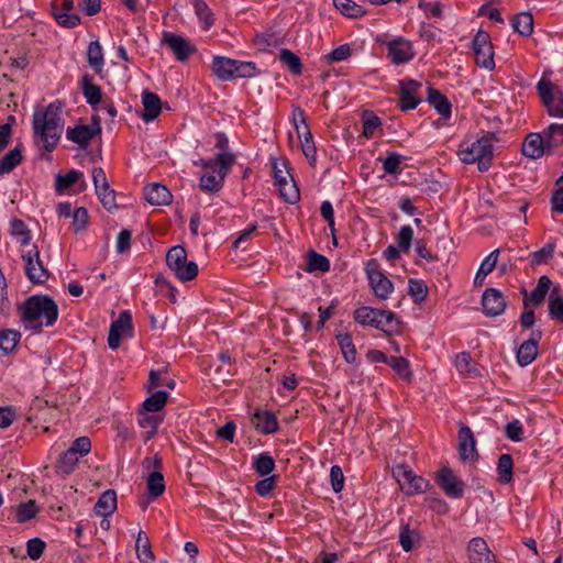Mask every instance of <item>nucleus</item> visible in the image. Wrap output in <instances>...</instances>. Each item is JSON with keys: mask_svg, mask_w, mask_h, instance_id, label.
<instances>
[{"mask_svg": "<svg viewBox=\"0 0 563 563\" xmlns=\"http://www.w3.org/2000/svg\"><path fill=\"white\" fill-rule=\"evenodd\" d=\"M20 320L26 330L41 333L44 327H52L58 318V306L47 295H33L18 307Z\"/></svg>", "mask_w": 563, "mask_h": 563, "instance_id": "obj_1", "label": "nucleus"}, {"mask_svg": "<svg viewBox=\"0 0 563 563\" xmlns=\"http://www.w3.org/2000/svg\"><path fill=\"white\" fill-rule=\"evenodd\" d=\"M63 102L56 100L51 102L44 110H36L33 114L32 126L34 137L43 143L47 152H52L58 144L62 136Z\"/></svg>", "mask_w": 563, "mask_h": 563, "instance_id": "obj_2", "label": "nucleus"}, {"mask_svg": "<svg viewBox=\"0 0 563 563\" xmlns=\"http://www.w3.org/2000/svg\"><path fill=\"white\" fill-rule=\"evenodd\" d=\"M496 141L498 136L495 132H486L475 142L463 141L457 155L464 164L477 163L479 172H487L493 163V143Z\"/></svg>", "mask_w": 563, "mask_h": 563, "instance_id": "obj_3", "label": "nucleus"}, {"mask_svg": "<svg viewBox=\"0 0 563 563\" xmlns=\"http://www.w3.org/2000/svg\"><path fill=\"white\" fill-rule=\"evenodd\" d=\"M166 264L181 282H190L198 275V265L187 261V251L181 245H175L168 250Z\"/></svg>", "mask_w": 563, "mask_h": 563, "instance_id": "obj_4", "label": "nucleus"}, {"mask_svg": "<svg viewBox=\"0 0 563 563\" xmlns=\"http://www.w3.org/2000/svg\"><path fill=\"white\" fill-rule=\"evenodd\" d=\"M391 474L406 495L421 494L427 492L430 487L428 479L415 474L412 468L405 463L395 465L391 470Z\"/></svg>", "mask_w": 563, "mask_h": 563, "instance_id": "obj_5", "label": "nucleus"}, {"mask_svg": "<svg viewBox=\"0 0 563 563\" xmlns=\"http://www.w3.org/2000/svg\"><path fill=\"white\" fill-rule=\"evenodd\" d=\"M472 48L477 66L493 70L495 68L494 47L486 31L478 30L472 42Z\"/></svg>", "mask_w": 563, "mask_h": 563, "instance_id": "obj_6", "label": "nucleus"}, {"mask_svg": "<svg viewBox=\"0 0 563 563\" xmlns=\"http://www.w3.org/2000/svg\"><path fill=\"white\" fill-rule=\"evenodd\" d=\"M25 263V275L32 284H44L49 278V272L41 260L40 250L36 244L22 253Z\"/></svg>", "mask_w": 563, "mask_h": 563, "instance_id": "obj_7", "label": "nucleus"}, {"mask_svg": "<svg viewBox=\"0 0 563 563\" xmlns=\"http://www.w3.org/2000/svg\"><path fill=\"white\" fill-rule=\"evenodd\" d=\"M365 272L374 295L380 300L387 299L394 290V284L382 273L379 263L376 260H369Z\"/></svg>", "mask_w": 563, "mask_h": 563, "instance_id": "obj_8", "label": "nucleus"}, {"mask_svg": "<svg viewBox=\"0 0 563 563\" xmlns=\"http://www.w3.org/2000/svg\"><path fill=\"white\" fill-rule=\"evenodd\" d=\"M435 482L448 497L453 499L463 497L465 484L449 466H442L439 470Z\"/></svg>", "mask_w": 563, "mask_h": 563, "instance_id": "obj_9", "label": "nucleus"}, {"mask_svg": "<svg viewBox=\"0 0 563 563\" xmlns=\"http://www.w3.org/2000/svg\"><path fill=\"white\" fill-rule=\"evenodd\" d=\"M421 82L415 79H404L398 82V106L401 111H409L416 109L421 102L419 90Z\"/></svg>", "mask_w": 563, "mask_h": 563, "instance_id": "obj_10", "label": "nucleus"}, {"mask_svg": "<svg viewBox=\"0 0 563 563\" xmlns=\"http://www.w3.org/2000/svg\"><path fill=\"white\" fill-rule=\"evenodd\" d=\"M133 333V322H132V316L130 311L125 310L122 311L118 319L112 321L110 329H109V335H108V344L109 347L112 350H117L120 344L121 340L124 336H131Z\"/></svg>", "mask_w": 563, "mask_h": 563, "instance_id": "obj_11", "label": "nucleus"}, {"mask_svg": "<svg viewBox=\"0 0 563 563\" xmlns=\"http://www.w3.org/2000/svg\"><path fill=\"white\" fill-rule=\"evenodd\" d=\"M386 46L387 56L395 65L406 64L415 57L411 42L402 37L387 42Z\"/></svg>", "mask_w": 563, "mask_h": 563, "instance_id": "obj_12", "label": "nucleus"}, {"mask_svg": "<svg viewBox=\"0 0 563 563\" xmlns=\"http://www.w3.org/2000/svg\"><path fill=\"white\" fill-rule=\"evenodd\" d=\"M147 467H153L154 471L148 475L146 481L147 492L152 499H156L165 492L164 476L162 470V459L155 455L153 459H146Z\"/></svg>", "mask_w": 563, "mask_h": 563, "instance_id": "obj_13", "label": "nucleus"}, {"mask_svg": "<svg viewBox=\"0 0 563 563\" xmlns=\"http://www.w3.org/2000/svg\"><path fill=\"white\" fill-rule=\"evenodd\" d=\"M466 552L470 563H497L495 554L489 550L483 538L476 537L468 541Z\"/></svg>", "mask_w": 563, "mask_h": 563, "instance_id": "obj_14", "label": "nucleus"}, {"mask_svg": "<svg viewBox=\"0 0 563 563\" xmlns=\"http://www.w3.org/2000/svg\"><path fill=\"white\" fill-rule=\"evenodd\" d=\"M483 311L487 317H497L505 312L507 302L496 288H487L482 296Z\"/></svg>", "mask_w": 563, "mask_h": 563, "instance_id": "obj_15", "label": "nucleus"}, {"mask_svg": "<svg viewBox=\"0 0 563 563\" xmlns=\"http://www.w3.org/2000/svg\"><path fill=\"white\" fill-rule=\"evenodd\" d=\"M216 139V147L220 150V152L216 155V163L218 167H221V176L225 177L235 163V155L230 152L229 140L223 132H217L214 134Z\"/></svg>", "mask_w": 563, "mask_h": 563, "instance_id": "obj_16", "label": "nucleus"}, {"mask_svg": "<svg viewBox=\"0 0 563 563\" xmlns=\"http://www.w3.org/2000/svg\"><path fill=\"white\" fill-rule=\"evenodd\" d=\"M542 339L541 330H533L527 341L522 342L517 351V361L520 366L531 364L538 355V344Z\"/></svg>", "mask_w": 563, "mask_h": 563, "instance_id": "obj_17", "label": "nucleus"}, {"mask_svg": "<svg viewBox=\"0 0 563 563\" xmlns=\"http://www.w3.org/2000/svg\"><path fill=\"white\" fill-rule=\"evenodd\" d=\"M163 43L172 49L179 62L187 60L189 56L196 52L195 46L185 37L170 32L164 33Z\"/></svg>", "mask_w": 563, "mask_h": 563, "instance_id": "obj_18", "label": "nucleus"}, {"mask_svg": "<svg viewBox=\"0 0 563 563\" xmlns=\"http://www.w3.org/2000/svg\"><path fill=\"white\" fill-rule=\"evenodd\" d=\"M459 455L462 461H473L477 457L476 441L472 429L463 424L459 430Z\"/></svg>", "mask_w": 563, "mask_h": 563, "instance_id": "obj_19", "label": "nucleus"}, {"mask_svg": "<svg viewBox=\"0 0 563 563\" xmlns=\"http://www.w3.org/2000/svg\"><path fill=\"white\" fill-rule=\"evenodd\" d=\"M521 153L531 159L550 154L542 133H529L521 145Z\"/></svg>", "mask_w": 563, "mask_h": 563, "instance_id": "obj_20", "label": "nucleus"}, {"mask_svg": "<svg viewBox=\"0 0 563 563\" xmlns=\"http://www.w3.org/2000/svg\"><path fill=\"white\" fill-rule=\"evenodd\" d=\"M251 423L262 434H273L278 431V421L272 411L256 410L251 417Z\"/></svg>", "mask_w": 563, "mask_h": 563, "instance_id": "obj_21", "label": "nucleus"}, {"mask_svg": "<svg viewBox=\"0 0 563 563\" xmlns=\"http://www.w3.org/2000/svg\"><path fill=\"white\" fill-rule=\"evenodd\" d=\"M98 135V129L92 131L88 124H77L69 126L66 131V137L78 144L80 148L86 150L91 140Z\"/></svg>", "mask_w": 563, "mask_h": 563, "instance_id": "obj_22", "label": "nucleus"}, {"mask_svg": "<svg viewBox=\"0 0 563 563\" xmlns=\"http://www.w3.org/2000/svg\"><path fill=\"white\" fill-rule=\"evenodd\" d=\"M144 197L152 206H166L173 200L169 189L158 183L146 186L144 188Z\"/></svg>", "mask_w": 563, "mask_h": 563, "instance_id": "obj_23", "label": "nucleus"}, {"mask_svg": "<svg viewBox=\"0 0 563 563\" xmlns=\"http://www.w3.org/2000/svg\"><path fill=\"white\" fill-rule=\"evenodd\" d=\"M551 285V279L548 276L543 275L538 279V284L536 288L531 291L529 297L527 296V290L523 289V307L528 308L530 305L538 307L542 305L547 294L549 292Z\"/></svg>", "mask_w": 563, "mask_h": 563, "instance_id": "obj_24", "label": "nucleus"}, {"mask_svg": "<svg viewBox=\"0 0 563 563\" xmlns=\"http://www.w3.org/2000/svg\"><path fill=\"white\" fill-rule=\"evenodd\" d=\"M142 104L143 112L141 114V118L145 122H151L155 120L162 112L161 98L152 91L144 90L142 92Z\"/></svg>", "mask_w": 563, "mask_h": 563, "instance_id": "obj_25", "label": "nucleus"}, {"mask_svg": "<svg viewBox=\"0 0 563 563\" xmlns=\"http://www.w3.org/2000/svg\"><path fill=\"white\" fill-rule=\"evenodd\" d=\"M402 323L397 316L390 310H380L376 320V329L383 331L387 335L398 334L401 332Z\"/></svg>", "mask_w": 563, "mask_h": 563, "instance_id": "obj_26", "label": "nucleus"}, {"mask_svg": "<svg viewBox=\"0 0 563 563\" xmlns=\"http://www.w3.org/2000/svg\"><path fill=\"white\" fill-rule=\"evenodd\" d=\"M427 101L444 119H449L451 117L452 104L440 90L433 88L432 86H429Z\"/></svg>", "mask_w": 563, "mask_h": 563, "instance_id": "obj_27", "label": "nucleus"}, {"mask_svg": "<svg viewBox=\"0 0 563 563\" xmlns=\"http://www.w3.org/2000/svg\"><path fill=\"white\" fill-rule=\"evenodd\" d=\"M235 59L214 56L211 64L213 75L222 81H229L233 79Z\"/></svg>", "mask_w": 563, "mask_h": 563, "instance_id": "obj_28", "label": "nucleus"}, {"mask_svg": "<svg viewBox=\"0 0 563 563\" xmlns=\"http://www.w3.org/2000/svg\"><path fill=\"white\" fill-rule=\"evenodd\" d=\"M168 398L169 394L166 390L158 389L142 402L139 410L161 415L168 401Z\"/></svg>", "mask_w": 563, "mask_h": 563, "instance_id": "obj_29", "label": "nucleus"}, {"mask_svg": "<svg viewBox=\"0 0 563 563\" xmlns=\"http://www.w3.org/2000/svg\"><path fill=\"white\" fill-rule=\"evenodd\" d=\"M115 509L117 493L113 489L103 492L93 507L95 514L100 517H110Z\"/></svg>", "mask_w": 563, "mask_h": 563, "instance_id": "obj_30", "label": "nucleus"}, {"mask_svg": "<svg viewBox=\"0 0 563 563\" xmlns=\"http://www.w3.org/2000/svg\"><path fill=\"white\" fill-rule=\"evenodd\" d=\"M79 457L67 449L59 455L55 465V473L63 477L70 475L78 466Z\"/></svg>", "mask_w": 563, "mask_h": 563, "instance_id": "obj_31", "label": "nucleus"}, {"mask_svg": "<svg viewBox=\"0 0 563 563\" xmlns=\"http://www.w3.org/2000/svg\"><path fill=\"white\" fill-rule=\"evenodd\" d=\"M81 90L86 101L91 107H96L102 101V92L98 85L93 82L90 75L86 74L81 78Z\"/></svg>", "mask_w": 563, "mask_h": 563, "instance_id": "obj_32", "label": "nucleus"}, {"mask_svg": "<svg viewBox=\"0 0 563 563\" xmlns=\"http://www.w3.org/2000/svg\"><path fill=\"white\" fill-rule=\"evenodd\" d=\"M549 153L563 145V123H552L542 132Z\"/></svg>", "mask_w": 563, "mask_h": 563, "instance_id": "obj_33", "label": "nucleus"}, {"mask_svg": "<svg viewBox=\"0 0 563 563\" xmlns=\"http://www.w3.org/2000/svg\"><path fill=\"white\" fill-rule=\"evenodd\" d=\"M164 421V415L153 413L137 410V422L141 428H150L146 440L151 439L157 433L158 427Z\"/></svg>", "mask_w": 563, "mask_h": 563, "instance_id": "obj_34", "label": "nucleus"}, {"mask_svg": "<svg viewBox=\"0 0 563 563\" xmlns=\"http://www.w3.org/2000/svg\"><path fill=\"white\" fill-rule=\"evenodd\" d=\"M87 62L97 74L102 71L104 66V58L102 46L99 41H92L89 43L87 48Z\"/></svg>", "mask_w": 563, "mask_h": 563, "instance_id": "obj_35", "label": "nucleus"}, {"mask_svg": "<svg viewBox=\"0 0 563 563\" xmlns=\"http://www.w3.org/2000/svg\"><path fill=\"white\" fill-rule=\"evenodd\" d=\"M514 460L508 453H504L499 456L497 463V481L498 483L506 485L512 481Z\"/></svg>", "mask_w": 563, "mask_h": 563, "instance_id": "obj_36", "label": "nucleus"}, {"mask_svg": "<svg viewBox=\"0 0 563 563\" xmlns=\"http://www.w3.org/2000/svg\"><path fill=\"white\" fill-rule=\"evenodd\" d=\"M380 310L382 309H375L367 306H363L357 308L353 312V318L360 324L376 328V320L378 319Z\"/></svg>", "mask_w": 563, "mask_h": 563, "instance_id": "obj_37", "label": "nucleus"}, {"mask_svg": "<svg viewBox=\"0 0 563 563\" xmlns=\"http://www.w3.org/2000/svg\"><path fill=\"white\" fill-rule=\"evenodd\" d=\"M136 555L141 563H153L154 554L151 550L148 538L143 531H140L135 542Z\"/></svg>", "mask_w": 563, "mask_h": 563, "instance_id": "obj_38", "label": "nucleus"}, {"mask_svg": "<svg viewBox=\"0 0 563 563\" xmlns=\"http://www.w3.org/2000/svg\"><path fill=\"white\" fill-rule=\"evenodd\" d=\"M420 539L419 531L415 529H410L408 523H402L399 530L398 541L401 547V549L405 552H410L413 547L416 540Z\"/></svg>", "mask_w": 563, "mask_h": 563, "instance_id": "obj_39", "label": "nucleus"}, {"mask_svg": "<svg viewBox=\"0 0 563 563\" xmlns=\"http://www.w3.org/2000/svg\"><path fill=\"white\" fill-rule=\"evenodd\" d=\"M514 30L522 36H529L533 32V16L530 12H521L512 19Z\"/></svg>", "mask_w": 563, "mask_h": 563, "instance_id": "obj_40", "label": "nucleus"}, {"mask_svg": "<svg viewBox=\"0 0 563 563\" xmlns=\"http://www.w3.org/2000/svg\"><path fill=\"white\" fill-rule=\"evenodd\" d=\"M279 60L280 63L286 66L289 71L295 75L299 76L302 73V64L298 55H296L294 52L287 48H282L279 52Z\"/></svg>", "mask_w": 563, "mask_h": 563, "instance_id": "obj_41", "label": "nucleus"}, {"mask_svg": "<svg viewBox=\"0 0 563 563\" xmlns=\"http://www.w3.org/2000/svg\"><path fill=\"white\" fill-rule=\"evenodd\" d=\"M22 162V146L16 145L7 155L0 159V173L8 174L12 172Z\"/></svg>", "mask_w": 563, "mask_h": 563, "instance_id": "obj_42", "label": "nucleus"}, {"mask_svg": "<svg viewBox=\"0 0 563 563\" xmlns=\"http://www.w3.org/2000/svg\"><path fill=\"white\" fill-rule=\"evenodd\" d=\"M275 185L278 187L280 197L285 202L296 203L300 199L299 189L292 178H290V180L286 179Z\"/></svg>", "mask_w": 563, "mask_h": 563, "instance_id": "obj_43", "label": "nucleus"}, {"mask_svg": "<svg viewBox=\"0 0 563 563\" xmlns=\"http://www.w3.org/2000/svg\"><path fill=\"white\" fill-rule=\"evenodd\" d=\"M253 468L260 476H267L275 470V460L268 452H262L253 461Z\"/></svg>", "mask_w": 563, "mask_h": 563, "instance_id": "obj_44", "label": "nucleus"}, {"mask_svg": "<svg viewBox=\"0 0 563 563\" xmlns=\"http://www.w3.org/2000/svg\"><path fill=\"white\" fill-rule=\"evenodd\" d=\"M455 366L463 376L471 377L478 375L475 363L473 362L471 354L467 352H462L456 355Z\"/></svg>", "mask_w": 563, "mask_h": 563, "instance_id": "obj_45", "label": "nucleus"}, {"mask_svg": "<svg viewBox=\"0 0 563 563\" xmlns=\"http://www.w3.org/2000/svg\"><path fill=\"white\" fill-rule=\"evenodd\" d=\"M338 344L342 354L347 363H353L356 360V349L350 333H339L336 335Z\"/></svg>", "mask_w": 563, "mask_h": 563, "instance_id": "obj_46", "label": "nucleus"}, {"mask_svg": "<svg viewBox=\"0 0 563 563\" xmlns=\"http://www.w3.org/2000/svg\"><path fill=\"white\" fill-rule=\"evenodd\" d=\"M82 173L71 169L65 175L58 174L55 178V190L58 195L64 194L70 186L79 180Z\"/></svg>", "mask_w": 563, "mask_h": 563, "instance_id": "obj_47", "label": "nucleus"}, {"mask_svg": "<svg viewBox=\"0 0 563 563\" xmlns=\"http://www.w3.org/2000/svg\"><path fill=\"white\" fill-rule=\"evenodd\" d=\"M333 3L342 14L349 18L356 19L365 14L363 7L352 0H333Z\"/></svg>", "mask_w": 563, "mask_h": 563, "instance_id": "obj_48", "label": "nucleus"}, {"mask_svg": "<svg viewBox=\"0 0 563 563\" xmlns=\"http://www.w3.org/2000/svg\"><path fill=\"white\" fill-rule=\"evenodd\" d=\"M21 339V333L13 329L0 331V349L5 353L12 352Z\"/></svg>", "mask_w": 563, "mask_h": 563, "instance_id": "obj_49", "label": "nucleus"}, {"mask_svg": "<svg viewBox=\"0 0 563 563\" xmlns=\"http://www.w3.org/2000/svg\"><path fill=\"white\" fill-rule=\"evenodd\" d=\"M221 167L218 169V177L214 175H202L200 177L199 187L202 191L206 192H217L222 188L223 180L225 177H222Z\"/></svg>", "mask_w": 563, "mask_h": 563, "instance_id": "obj_50", "label": "nucleus"}, {"mask_svg": "<svg viewBox=\"0 0 563 563\" xmlns=\"http://www.w3.org/2000/svg\"><path fill=\"white\" fill-rule=\"evenodd\" d=\"M196 15L203 23L205 29H209L213 23V14L205 0H190Z\"/></svg>", "mask_w": 563, "mask_h": 563, "instance_id": "obj_51", "label": "nucleus"}, {"mask_svg": "<svg viewBox=\"0 0 563 563\" xmlns=\"http://www.w3.org/2000/svg\"><path fill=\"white\" fill-rule=\"evenodd\" d=\"M549 314L551 319L559 323H563V297L554 289L549 298Z\"/></svg>", "mask_w": 563, "mask_h": 563, "instance_id": "obj_52", "label": "nucleus"}, {"mask_svg": "<svg viewBox=\"0 0 563 563\" xmlns=\"http://www.w3.org/2000/svg\"><path fill=\"white\" fill-rule=\"evenodd\" d=\"M38 510L40 509H38L35 500H27L25 503H21L18 506L16 512H15L16 521L20 523L26 522V521L33 519L37 515Z\"/></svg>", "mask_w": 563, "mask_h": 563, "instance_id": "obj_53", "label": "nucleus"}, {"mask_svg": "<svg viewBox=\"0 0 563 563\" xmlns=\"http://www.w3.org/2000/svg\"><path fill=\"white\" fill-rule=\"evenodd\" d=\"M301 136H303V141L301 142L302 153L309 161L310 165H313L316 163L317 148L309 126H306V129H303V132H301Z\"/></svg>", "mask_w": 563, "mask_h": 563, "instance_id": "obj_54", "label": "nucleus"}, {"mask_svg": "<svg viewBox=\"0 0 563 563\" xmlns=\"http://www.w3.org/2000/svg\"><path fill=\"white\" fill-rule=\"evenodd\" d=\"M308 267H307V271L308 272H314V271H320V272H328L330 271V261L324 256V255H321L314 251H310L308 253Z\"/></svg>", "mask_w": 563, "mask_h": 563, "instance_id": "obj_55", "label": "nucleus"}, {"mask_svg": "<svg viewBox=\"0 0 563 563\" xmlns=\"http://www.w3.org/2000/svg\"><path fill=\"white\" fill-rule=\"evenodd\" d=\"M260 74L255 63L242 62L235 59L233 79L235 78H252Z\"/></svg>", "mask_w": 563, "mask_h": 563, "instance_id": "obj_56", "label": "nucleus"}, {"mask_svg": "<svg viewBox=\"0 0 563 563\" xmlns=\"http://www.w3.org/2000/svg\"><path fill=\"white\" fill-rule=\"evenodd\" d=\"M11 234L20 239L21 245H29L31 242V231L27 229L24 221L13 219L10 223Z\"/></svg>", "mask_w": 563, "mask_h": 563, "instance_id": "obj_57", "label": "nucleus"}, {"mask_svg": "<svg viewBox=\"0 0 563 563\" xmlns=\"http://www.w3.org/2000/svg\"><path fill=\"white\" fill-rule=\"evenodd\" d=\"M409 294L417 303L422 302L428 295V287L421 279H409Z\"/></svg>", "mask_w": 563, "mask_h": 563, "instance_id": "obj_58", "label": "nucleus"}, {"mask_svg": "<svg viewBox=\"0 0 563 563\" xmlns=\"http://www.w3.org/2000/svg\"><path fill=\"white\" fill-rule=\"evenodd\" d=\"M413 239V230L410 225H402L396 236L397 246L404 253H408Z\"/></svg>", "mask_w": 563, "mask_h": 563, "instance_id": "obj_59", "label": "nucleus"}, {"mask_svg": "<svg viewBox=\"0 0 563 563\" xmlns=\"http://www.w3.org/2000/svg\"><path fill=\"white\" fill-rule=\"evenodd\" d=\"M71 217H73L74 231L76 233L80 232V231H85L87 228V224H88V219H89L87 209L85 207L76 208L74 210Z\"/></svg>", "mask_w": 563, "mask_h": 563, "instance_id": "obj_60", "label": "nucleus"}, {"mask_svg": "<svg viewBox=\"0 0 563 563\" xmlns=\"http://www.w3.org/2000/svg\"><path fill=\"white\" fill-rule=\"evenodd\" d=\"M68 450L78 456H86L91 451V441L86 435L79 437L71 442Z\"/></svg>", "mask_w": 563, "mask_h": 563, "instance_id": "obj_61", "label": "nucleus"}, {"mask_svg": "<svg viewBox=\"0 0 563 563\" xmlns=\"http://www.w3.org/2000/svg\"><path fill=\"white\" fill-rule=\"evenodd\" d=\"M46 548V543L41 538H33L26 542V552L32 560H38Z\"/></svg>", "mask_w": 563, "mask_h": 563, "instance_id": "obj_62", "label": "nucleus"}, {"mask_svg": "<svg viewBox=\"0 0 563 563\" xmlns=\"http://www.w3.org/2000/svg\"><path fill=\"white\" fill-rule=\"evenodd\" d=\"M399 376L409 377V362L402 356H391L387 363Z\"/></svg>", "mask_w": 563, "mask_h": 563, "instance_id": "obj_63", "label": "nucleus"}, {"mask_svg": "<svg viewBox=\"0 0 563 563\" xmlns=\"http://www.w3.org/2000/svg\"><path fill=\"white\" fill-rule=\"evenodd\" d=\"M548 112L552 117L563 118V93L556 91V95L551 99V102L545 104Z\"/></svg>", "mask_w": 563, "mask_h": 563, "instance_id": "obj_64", "label": "nucleus"}]
</instances>
